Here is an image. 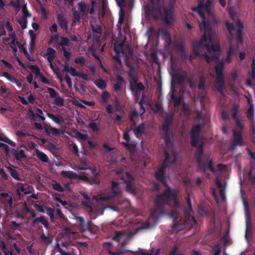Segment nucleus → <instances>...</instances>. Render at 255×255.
<instances>
[{"label": "nucleus", "instance_id": "9d476101", "mask_svg": "<svg viewBox=\"0 0 255 255\" xmlns=\"http://www.w3.org/2000/svg\"><path fill=\"white\" fill-rule=\"evenodd\" d=\"M201 130V126L199 124L195 125L192 128L190 133L192 146L196 147L197 143L199 142L200 138L199 134Z\"/></svg>", "mask_w": 255, "mask_h": 255}, {"label": "nucleus", "instance_id": "e433bc0d", "mask_svg": "<svg viewBox=\"0 0 255 255\" xmlns=\"http://www.w3.org/2000/svg\"><path fill=\"white\" fill-rule=\"evenodd\" d=\"M73 23H76L80 21L81 14L79 11L75 10L73 12Z\"/></svg>", "mask_w": 255, "mask_h": 255}, {"label": "nucleus", "instance_id": "c9c22d12", "mask_svg": "<svg viewBox=\"0 0 255 255\" xmlns=\"http://www.w3.org/2000/svg\"><path fill=\"white\" fill-rule=\"evenodd\" d=\"M95 84L99 89L102 90H104L107 86L106 82L102 79L96 80L95 82Z\"/></svg>", "mask_w": 255, "mask_h": 255}, {"label": "nucleus", "instance_id": "338daca9", "mask_svg": "<svg viewBox=\"0 0 255 255\" xmlns=\"http://www.w3.org/2000/svg\"><path fill=\"white\" fill-rule=\"evenodd\" d=\"M87 227L88 229H86V231L92 232L94 230V226L91 221H89L87 223Z\"/></svg>", "mask_w": 255, "mask_h": 255}, {"label": "nucleus", "instance_id": "09e8293b", "mask_svg": "<svg viewBox=\"0 0 255 255\" xmlns=\"http://www.w3.org/2000/svg\"><path fill=\"white\" fill-rule=\"evenodd\" d=\"M54 212L55 210L52 208H48L47 210V214L50 217L51 221L54 219Z\"/></svg>", "mask_w": 255, "mask_h": 255}, {"label": "nucleus", "instance_id": "412c9836", "mask_svg": "<svg viewBox=\"0 0 255 255\" xmlns=\"http://www.w3.org/2000/svg\"><path fill=\"white\" fill-rule=\"evenodd\" d=\"M172 119H173L172 117L169 118V117L166 116L164 118V122L161 128L163 132L167 133V131H169Z\"/></svg>", "mask_w": 255, "mask_h": 255}, {"label": "nucleus", "instance_id": "a19ab883", "mask_svg": "<svg viewBox=\"0 0 255 255\" xmlns=\"http://www.w3.org/2000/svg\"><path fill=\"white\" fill-rule=\"evenodd\" d=\"M88 127L94 132H98L99 130L98 124L93 121L89 124Z\"/></svg>", "mask_w": 255, "mask_h": 255}, {"label": "nucleus", "instance_id": "2f4dec72", "mask_svg": "<svg viewBox=\"0 0 255 255\" xmlns=\"http://www.w3.org/2000/svg\"><path fill=\"white\" fill-rule=\"evenodd\" d=\"M60 38L61 41L58 42V44L61 47V48H65L66 46H68L70 45V40L63 36H61Z\"/></svg>", "mask_w": 255, "mask_h": 255}, {"label": "nucleus", "instance_id": "79ce46f5", "mask_svg": "<svg viewBox=\"0 0 255 255\" xmlns=\"http://www.w3.org/2000/svg\"><path fill=\"white\" fill-rule=\"evenodd\" d=\"M77 219L79 221V225L81 227L83 231H86V229H88L87 227V223H85L84 219L82 217H79L77 218Z\"/></svg>", "mask_w": 255, "mask_h": 255}, {"label": "nucleus", "instance_id": "680f3d73", "mask_svg": "<svg viewBox=\"0 0 255 255\" xmlns=\"http://www.w3.org/2000/svg\"><path fill=\"white\" fill-rule=\"evenodd\" d=\"M235 121L236 126L238 127H239L240 129V130L239 131H241V132H242L244 129V126L243 122L239 119H237Z\"/></svg>", "mask_w": 255, "mask_h": 255}, {"label": "nucleus", "instance_id": "423d86ee", "mask_svg": "<svg viewBox=\"0 0 255 255\" xmlns=\"http://www.w3.org/2000/svg\"><path fill=\"white\" fill-rule=\"evenodd\" d=\"M130 78L129 89L131 92L144 91L145 87L141 82H138L139 78L135 68L130 66L128 73Z\"/></svg>", "mask_w": 255, "mask_h": 255}, {"label": "nucleus", "instance_id": "b1692460", "mask_svg": "<svg viewBox=\"0 0 255 255\" xmlns=\"http://www.w3.org/2000/svg\"><path fill=\"white\" fill-rule=\"evenodd\" d=\"M170 99L171 101L174 103V106L175 108L179 106L182 100L181 97H177L176 96L173 90L170 94Z\"/></svg>", "mask_w": 255, "mask_h": 255}, {"label": "nucleus", "instance_id": "a211bd4d", "mask_svg": "<svg viewBox=\"0 0 255 255\" xmlns=\"http://www.w3.org/2000/svg\"><path fill=\"white\" fill-rule=\"evenodd\" d=\"M173 47L176 50V52L182 57H187L185 53L184 44L182 42H177L173 44Z\"/></svg>", "mask_w": 255, "mask_h": 255}, {"label": "nucleus", "instance_id": "c756f323", "mask_svg": "<svg viewBox=\"0 0 255 255\" xmlns=\"http://www.w3.org/2000/svg\"><path fill=\"white\" fill-rule=\"evenodd\" d=\"M235 54V51L233 45L230 44L229 47V50L227 51V61L228 63H231L232 61L231 56Z\"/></svg>", "mask_w": 255, "mask_h": 255}, {"label": "nucleus", "instance_id": "bb28decb", "mask_svg": "<svg viewBox=\"0 0 255 255\" xmlns=\"http://www.w3.org/2000/svg\"><path fill=\"white\" fill-rule=\"evenodd\" d=\"M145 128L144 124L142 123L138 126L135 129H134V133L136 137H138L139 135H142L144 132Z\"/></svg>", "mask_w": 255, "mask_h": 255}, {"label": "nucleus", "instance_id": "9b49d317", "mask_svg": "<svg viewBox=\"0 0 255 255\" xmlns=\"http://www.w3.org/2000/svg\"><path fill=\"white\" fill-rule=\"evenodd\" d=\"M167 167H168V164L166 162L163 163L154 174L155 178L165 186H167V184L164 175V170Z\"/></svg>", "mask_w": 255, "mask_h": 255}, {"label": "nucleus", "instance_id": "39448f33", "mask_svg": "<svg viewBox=\"0 0 255 255\" xmlns=\"http://www.w3.org/2000/svg\"><path fill=\"white\" fill-rule=\"evenodd\" d=\"M0 141H3L13 147L15 146V143L10 140L3 134H0ZM0 148L4 149V153L6 155H7L10 152L13 157L17 161H20L23 158L25 157L24 151L22 149H19V148H12L11 150H10V148L7 145L0 142Z\"/></svg>", "mask_w": 255, "mask_h": 255}, {"label": "nucleus", "instance_id": "72a5a7b5", "mask_svg": "<svg viewBox=\"0 0 255 255\" xmlns=\"http://www.w3.org/2000/svg\"><path fill=\"white\" fill-rule=\"evenodd\" d=\"M186 200L188 207L189 208V211H188V213H187V211L185 212V214L186 215V216H188V215H189L190 214V213L191 212H192L191 201V199H190V194L189 193L187 194V196L186 197Z\"/></svg>", "mask_w": 255, "mask_h": 255}, {"label": "nucleus", "instance_id": "a18cd8bd", "mask_svg": "<svg viewBox=\"0 0 255 255\" xmlns=\"http://www.w3.org/2000/svg\"><path fill=\"white\" fill-rule=\"evenodd\" d=\"M52 188L54 190L59 192H62L64 190L63 187L58 182H55L54 184H53Z\"/></svg>", "mask_w": 255, "mask_h": 255}, {"label": "nucleus", "instance_id": "393cba45", "mask_svg": "<svg viewBox=\"0 0 255 255\" xmlns=\"http://www.w3.org/2000/svg\"><path fill=\"white\" fill-rule=\"evenodd\" d=\"M246 115L250 122V124L255 123L253 105H251L248 108L246 113Z\"/></svg>", "mask_w": 255, "mask_h": 255}, {"label": "nucleus", "instance_id": "052dcab7", "mask_svg": "<svg viewBox=\"0 0 255 255\" xmlns=\"http://www.w3.org/2000/svg\"><path fill=\"white\" fill-rule=\"evenodd\" d=\"M91 204H92V202H91V201L90 200V199L86 200V201H83L82 202V205L86 207L89 208L90 209L91 212H92V211L93 210V208L91 206Z\"/></svg>", "mask_w": 255, "mask_h": 255}, {"label": "nucleus", "instance_id": "58836bf2", "mask_svg": "<svg viewBox=\"0 0 255 255\" xmlns=\"http://www.w3.org/2000/svg\"><path fill=\"white\" fill-rule=\"evenodd\" d=\"M28 33H29L30 38V47H31V48H32L34 45L35 40L36 39V34L31 29L29 30Z\"/></svg>", "mask_w": 255, "mask_h": 255}, {"label": "nucleus", "instance_id": "473e14b6", "mask_svg": "<svg viewBox=\"0 0 255 255\" xmlns=\"http://www.w3.org/2000/svg\"><path fill=\"white\" fill-rule=\"evenodd\" d=\"M8 169L9 170L10 174L12 177V178L18 181L21 180V178L19 177V173L16 170L11 168L10 167H9Z\"/></svg>", "mask_w": 255, "mask_h": 255}, {"label": "nucleus", "instance_id": "37998d69", "mask_svg": "<svg viewBox=\"0 0 255 255\" xmlns=\"http://www.w3.org/2000/svg\"><path fill=\"white\" fill-rule=\"evenodd\" d=\"M61 50L63 52V56L65 58V62H69L71 55V53L70 52L67 51L66 49V48H61Z\"/></svg>", "mask_w": 255, "mask_h": 255}, {"label": "nucleus", "instance_id": "bf43d9fd", "mask_svg": "<svg viewBox=\"0 0 255 255\" xmlns=\"http://www.w3.org/2000/svg\"><path fill=\"white\" fill-rule=\"evenodd\" d=\"M115 123L119 124L123 122V117L122 116L116 114L113 119Z\"/></svg>", "mask_w": 255, "mask_h": 255}, {"label": "nucleus", "instance_id": "f704fd0d", "mask_svg": "<svg viewBox=\"0 0 255 255\" xmlns=\"http://www.w3.org/2000/svg\"><path fill=\"white\" fill-rule=\"evenodd\" d=\"M46 55H47V60L49 58H52L51 60H53L56 57V51L52 48L49 47L47 50Z\"/></svg>", "mask_w": 255, "mask_h": 255}, {"label": "nucleus", "instance_id": "6e6d98bb", "mask_svg": "<svg viewBox=\"0 0 255 255\" xmlns=\"http://www.w3.org/2000/svg\"><path fill=\"white\" fill-rule=\"evenodd\" d=\"M252 72L250 74V76L252 79H254L255 77V60L253 59L251 64Z\"/></svg>", "mask_w": 255, "mask_h": 255}, {"label": "nucleus", "instance_id": "5fc2aeb1", "mask_svg": "<svg viewBox=\"0 0 255 255\" xmlns=\"http://www.w3.org/2000/svg\"><path fill=\"white\" fill-rule=\"evenodd\" d=\"M29 68L36 75H40V72L39 68L36 65H31Z\"/></svg>", "mask_w": 255, "mask_h": 255}, {"label": "nucleus", "instance_id": "ea45409f", "mask_svg": "<svg viewBox=\"0 0 255 255\" xmlns=\"http://www.w3.org/2000/svg\"><path fill=\"white\" fill-rule=\"evenodd\" d=\"M2 76L6 78L8 81L11 82L16 83H17V80L12 76H11L8 72H4L2 73Z\"/></svg>", "mask_w": 255, "mask_h": 255}, {"label": "nucleus", "instance_id": "c85d7f7f", "mask_svg": "<svg viewBox=\"0 0 255 255\" xmlns=\"http://www.w3.org/2000/svg\"><path fill=\"white\" fill-rule=\"evenodd\" d=\"M36 155L37 157L42 162H47L48 161V157L47 155L42 151L37 150L36 151Z\"/></svg>", "mask_w": 255, "mask_h": 255}, {"label": "nucleus", "instance_id": "aec40b11", "mask_svg": "<svg viewBox=\"0 0 255 255\" xmlns=\"http://www.w3.org/2000/svg\"><path fill=\"white\" fill-rule=\"evenodd\" d=\"M91 171L92 177H91L92 180H96V183H95L94 184H99L100 183V171L97 169L96 167H90L89 168Z\"/></svg>", "mask_w": 255, "mask_h": 255}, {"label": "nucleus", "instance_id": "c03bdc74", "mask_svg": "<svg viewBox=\"0 0 255 255\" xmlns=\"http://www.w3.org/2000/svg\"><path fill=\"white\" fill-rule=\"evenodd\" d=\"M171 217L173 219V227L174 228H177V223L176 221H177L178 219V214L174 212L173 211H172L171 214H170Z\"/></svg>", "mask_w": 255, "mask_h": 255}, {"label": "nucleus", "instance_id": "7ed1b4c3", "mask_svg": "<svg viewBox=\"0 0 255 255\" xmlns=\"http://www.w3.org/2000/svg\"><path fill=\"white\" fill-rule=\"evenodd\" d=\"M177 191L175 189L171 190L169 187H167L162 194L157 195L155 207L151 211L150 216L156 218L159 215L163 214V206L165 204L170 205L171 202L175 207L179 208L180 204L177 200Z\"/></svg>", "mask_w": 255, "mask_h": 255}, {"label": "nucleus", "instance_id": "603ef678", "mask_svg": "<svg viewBox=\"0 0 255 255\" xmlns=\"http://www.w3.org/2000/svg\"><path fill=\"white\" fill-rule=\"evenodd\" d=\"M79 8L80 11L83 13H85L87 11V6L85 2H80L78 3Z\"/></svg>", "mask_w": 255, "mask_h": 255}, {"label": "nucleus", "instance_id": "f257e3e1", "mask_svg": "<svg viewBox=\"0 0 255 255\" xmlns=\"http://www.w3.org/2000/svg\"><path fill=\"white\" fill-rule=\"evenodd\" d=\"M199 12L202 17V22L199 24V27L201 30L204 31V34L200 41L193 44V51L197 56H204L208 63L215 61L216 82L215 87L221 95H224L225 83L223 71L224 62L223 60L219 61V55L215 53L220 51V46L219 44H213L212 37L213 32L211 24L206 20L202 11L199 10Z\"/></svg>", "mask_w": 255, "mask_h": 255}, {"label": "nucleus", "instance_id": "de8ad7c7", "mask_svg": "<svg viewBox=\"0 0 255 255\" xmlns=\"http://www.w3.org/2000/svg\"><path fill=\"white\" fill-rule=\"evenodd\" d=\"M47 89L51 97L55 98L59 95L58 93L53 88L48 87Z\"/></svg>", "mask_w": 255, "mask_h": 255}, {"label": "nucleus", "instance_id": "864d4df0", "mask_svg": "<svg viewBox=\"0 0 255 255\" xmlns=\"http://www.w3.org/2000/svg\"><path fill=\"white\" fill-rule=\"evenodd\" d=\"M74 61L76 64H79L81 65H84L86 63L85 58L82 56L76 58Z\"/></svg>", "mask_w": 255, "mask_h": 255}, {"label": "nucleus", "instance_id": "5701e85b", "mask_svg": "<svg viewBox=\"0 0 255 255\" xmlns=\"http://www.w3.org/2000/svg\"><path fill=\"white\" fill-rule=\"evenodd\" d=\"M80 165H76L73 168L75 170H86L89 168V163L86 159H80Z\"/></svg>", "mask_w": 255, "mask_h": 255}, {"label": "nucleus", "instance_id": "13d9d810", "mask_svg": "<svg viewBox=\"0 0 255 255\" xmlns=\"http://www.w3.org/2000/svg\"><path fill=\"white\" fill-rule=\"evenodd\" d=\"M10 226L13 230H19L20 228V224L17 223L16 222L12 221L10 222Z\"/></svg>", "mask_w": 255, "mask_h": 255}, {"label": "nucleus", "instance_id": "20e7f679", "mask_svg": "<svg viewBox=\"0 0 255 255\" xmlns=\"http://www.w3.org/2000/svg\"><path fill=\"white\" fill-rule=\"evenodd\" d=\"M203 143L201 141L195 154L198 164L197 170L205 172L207 169H209L212 172H215L216 169L213 166V161L210 154H203Z\"/></svg>", "mask_w": 255, "mask_h": 255}, {"label": "nucleus", "instance_id": "0e129e2a", "mask_svg": "<svg viewBox=\"0 0 255 255\" xmlns=\"http://www.w3.org/2000/svg\"><path fill=\"white\" fill-rule=\"evenodd\" d=\"M59 38V34H56L52 35L50 37V42L51 43L52 42H55L56 43H58V39Z\"/></svg>", "mask_w": 255, "mask_h": 255}, {"label": "nucleus", "instance_id": "1a4fd4ad", "mask_svg": "<svg viewBox=\"0 0 255 255\" xmlns=\"http://www.w3.org/2000/svg\"><path fill=\"white\" fill-rule=\"evenodd\" d=\"M234 139L230 145L229 147V150H233L235 149L236 146H242L244 144L242 132L241 131H237L233 129Z\"/></svg>", "mask_w": 255, "mask_h": 255}, {"label": "nucleus", "instance_id": "f8f14e48", "mask_svg": "<svg viewBox=\"0 0 255 255\" xmlns=\"http://www.w3.org/2000/svg\"><path fill=\"white\" fill-rule=\"evenodd\" d=\"M236 26L238 27L237 29V48H239V46L243 43L242 33L244 29L243 23L239 19L236 22Z\"/></svg>", "mask_w": 255, "mask_h": 255}, {"label": "nucleus", "instance_id": "ddd939ff", "mask_svg": "<svg viewBox=\"0 0 255 255\" xmlns=\"http://www.w3.org/2000/svg\"><path fill=\"white\" fill-rule=\"evenodd\" d=\"M164 161L163 163H167L168 165V167L172 163H175L176 161L178 153L175 151H172L171 154H169L166 150L164 152Z\"/></svg>", "mask_w": 255, "mask_h": 255}, {"label": "nucleus", "instance_id": "3c124183", "mask_svg": "<svg viewBox=\"0 0 255 255\" xmlns=\"http://www.w3.org/2000/svg\"><path fill=\"white\" fill-rule=\"evenodd\" d=\"M18 23L21 26L22 29H24L26 28L27 21V19H25V18H21L20 19L18 20Z\"/></svg>", "mask_w": 255, "mask_h": 255}, {"label": "nucleus", "instance_id": "8fccbe9b", "mask_svg": "<svg viewBox=\"0 0 255 255\" xmlns=\"http://www.w3.org/2000/svg\"><path fill=\"white\" fill-rule=\"evenodd\" d=\"M162 34L164 36V38L166 41V42L168 43V44L170 45L171 44V38L169 33L165 31H163L162 32Z\"/></svg>", "mask_w": 255, "mask_h": 255}, {"label": "nucleus", "instance_id": "2eb2a0df", "mask_svg": "<svg viewBox=\"0 0 255 255\" xmlns=\"http://www.w3.org/2000/svg\"><path fill=\"white\" fill-rule=\"evenodd\" d=\"M116 79L117 82L113 84V88L114 92L118 94L119 92L122 90V87L125 83V79L121 75H117L116 76Z\"/></svg>", "mask_w": 255, "mask_h": 255}, {"label": "nucleus", "instance_id": "4be33fe9", "mask_svg": "<svg viewBox=\"0 0 255 255\" xmlns=\"http://www.w3.org/2000/svg\"><path fill=\"white\" fill-rule=\"evenodd\" d=\"M57 19L60 27L63 29L66 30L68 27V22L64 15L62 14H58Z\"/></svg>", "mask_w": 255, "mask_h": 255}, {"label": "nucleus", "instance_id": "cd10ccee", "mask_svg": "<svg viewBox=\"0 0 255 255\" xmlns=\"http://www.w3.org/2000/svg\"><path fill=\"white\" fill-rule=\"evenodd\" d=\"M62 176L67 177L69 179H76L77 174L72 171H64L63 170L61 172Z\"/></svg>", "mask_w": 255, "mask_h": 255}, {"label": "nucleus", "instance_id": "a878e982", "mask_svg": "<svg viewBox=\"0 0 255 255\" xmlns=\"http://www.w3.org/2000/svg\"><path fill=\"white\" fill-rule=\"evenodd\" d=\"M76 179H78L79 180H83L85 182H88L91 185L94 184L95 183H96V180H92L91 177H89L86 175L77 174Z\"/></svg>", "mask_w": 255, "mask_h": 255}, {"label": "nucleus", "instance_id": "0eeeda50", "mask_svg": "<svg viewBox=\"0 0 255 255\" xmlns=\"http://www.w3.org/2000/svg\"><path fill=\"white\" fill-rule=\"evenodd\" d=\"M212 0H207L205 4H204L203 2L201 0H200V1L198 2V6L193 8V10L197 11L199 15L201 17L199 10H201L202 11L203 13H204L203 9L204 8L208 13L209 18L212 20L215 24L218 25L220 22V20L216 18L214 13V10L212 7ZM204 15L205 16V15ZM201 19H202V17H201Z\"/></svg>", "mask_w": 255, "mask_h": 255}, {"label": "nucleus", "instance_id": "f03ea898", "mask_svg": "<svg viewBox=\"0 0 255 255\" xmlns=\"http://www.w3.org/2000/svg\"><path fill=\"white\" fill-rule=\"evenodd\" d=\"M150 1L151 4H147L144 7L146 14L152 16L155 19L163 16L165 23L167 25L171 24L173 21V2L170 1L165 6L164 4V0H156L155 6L154 0Z\"/></svg>", "mask_w": 255, "mask_h": 255}, {"label": "nucleus", "instance_id": "4468645a", "mask_svg": "<svg viewBox=\"0 0 255 255\" xmlns=\"http://www.w3.org/2000/svg\"><path fill=\"white\" fill-rule=\"evenodd\" d=\"M186 75L187 73L185 71H184L182 74L178 73H172L171 75L172 84L174 83L179 85L182 84Z\"/></svg>", "mask_w": 255, "mask_h": 255}, {"label": "nucleus", "instance_id": "e2e57ef3", "mask_svg": "<svg viewBox=\"0 0 255 255\" xmlns=\"http://www.w3.org/2000/svg\"><path fill=\"white\" fill-rule=\"evenodd\" d=\"M21 50L22 51V52L24 53V55L26 57V58L28 59L30 61H33L34 59L33 57H31L29 53L27 52V50L24 47H21Z\"/></svg>", "mask_w": 255, "mask_h": 255}, {"label": "nucleus", "instance_id": "7c9ffc66", "mask_svg": "<svg viewBox=\"0 0 255 255\" xmlns=\"http://www.w3.org/2000/svg\"><path fill=\"white\" fill-rule=\"evenodd\" d=\"M47 116L56 124H61L63 122L62 118L60 116H56L52 114H48Z\"/></svg>", "mask_w": 255, "mask_h": 255}, {"label": "nucleus", "instance_id": "4d7b16f0", "mask_svg": "<svg viewBox=\"0 0 255 255\" xmlns=\"http://www.w3.org/2000/svg\"><path fill=\"white\" fill-rule=\"evenodd\" d=\"M122 236L123 235L120 232H116L113 239L117 242H120L122 239Z\"/></svg>", "mask_w": 255, "mask_h": 255}, {"label": "nucleus", "instance_id": "49530a36", "mask_svg": "<svg viewBox=\"0 0 255 255\" xmlns=\"http://www.w3.org/2000/svg\"><path fill=\"white\" fill-rule=\"evenodd\" d=\"M54 103L59 107H62L64 105V99L58 95L55 98Z\"/></svg>", "mask_w": 255, "mask_h": 255}, {"label": "nucleus", "instance_id": "774afa93", "mask_svg": "<svg viewBox=\"0 0 255 255\" xmlns=\"http://www.w3.org/2000/svg\"><path fill=\"white\" fill-rule=\"evenodd\" d=\"M226 26L228 31L231 33L234 29V26L232 23L226 22Z\"/></svg>", "mask_w": 255, "mask_h": 255}, {"label": "nucleus", "instance_id": "6e6552de", "mask_svg": "<svg viewBox=\"0 0 255 255\" xmlns=\"http://www.w3.org/2000/svg\"><path fill=\"white\" fill-rule=\"evenodd\" d=\"M122 179L124 181L126 185L127 191L130 193L134 194L135 190L134 187V178L129 174L128 172H126L122 177Z\"/></svg>", "mask_w": 255, "mask_h": 255}, {"label": "nucleus", "instance_id": "4c0bfd02", "mask_svg": "<svg viewBox=\"0 0 255 255\" xmlns=\"http://www.w3.org/2000/svg\"><path fill=\"white\" fill-rule=\"evenodd\" d=\"M205 80L203 76H201L199 78L198 85V89L199 90H204L205 89Z\"/></svg>", "mask_w": 255, "mask_h": 255}, {"label": "nucleus", "instance_id": "f3484780", "mask_svg": "<svg viewBox=\"0 0 255 255\" xmlns=\"http://www.w3.org/2000/svg\"><path fill=\"white\" fill-rule=\"evenodd\" d=\"M44 129L46 134L48 135H50L51 134L58 135L60 134L63 133L62 130L53 128L50 125L44 126Z\"/></svg>", "mask_w": 255, "mask_h": 255}, {"label": "nucleus", "instance_id": "69168bd1", "mask_svg": "<svg viewBox=\"0 0 255 255\" xmlns=\"http://www.w3.org/2000/svg\"><path fill=\"white\" fill-rule=\"evenodd\" d=\"M41 219V220L40 221V223L43 225V226L46 229H48L49 228V223L46 219L45 217L43 216L42 219Z\"/></svg>", "mask_w": 255, "mask_h": 255}, {"label": "nucleus", "instance_id": "6ab92c4d", "mask_svg": "<svg viewBox=\"0 0 255 255\" xmlns=\"http://www.w3.org/2000/svg\"><path fill=\"white\" fill-rule=\"evenodd\" d=\"M92 30L93 32L99 34L100 36H98L97 38L96 37H94V38L96 40L98 41L99 40L100 37L102 35V32H103V28L102 26L101 23H95L94 24H90Z\"/></svg>", "mask_w": 255, "mask_h": 255}, {"label": "nucleus", "instance_id": "dca6fc26", "mask_svg": "<svg viewBox=\"0 0 255 255\" xmlns=\"http://www.w3.org/2000/svg\"><path fill=\"white\" fill-rule=\"evenodd\" d=\"M112 184L111 192L109 193L107 196V198L109 199L117 197L121 193V190L118 187L119 183L113 181Z\"/></svg>", "mask_w": 255, "mask_h": 255}]
</instances>
